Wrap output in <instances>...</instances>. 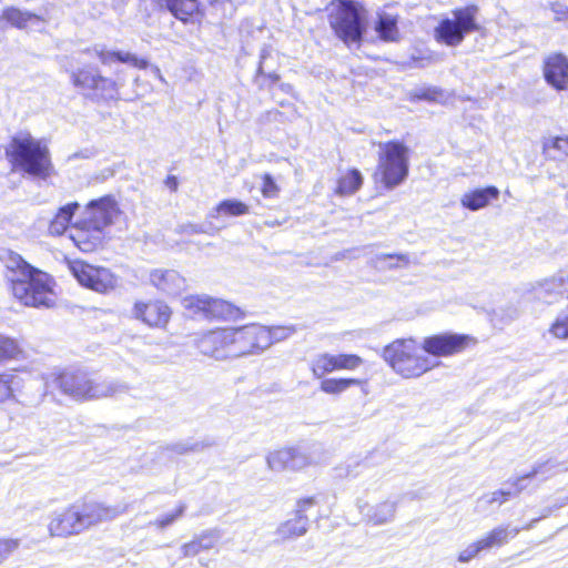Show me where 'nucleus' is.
<instances>
[{
  "instance_id": "obj_41",
  "label": "nucleus",
  "mask_w": 568,
  "mask_h": 568,
  "mask_svg": "<svg viewBox=\"0 0 568 568\" xmlns=\"http://www.w3.org/2000/svg\"><path fill=\"white\" fill-rule=\"evenodd\" d=\"M214 211L216 214L227 216H242L250 212L248 206L236 199H227L221 201Z\"/></svg>"
},
{
  "instance_id": "obj_28",
  "label": "nucleus",
  "mask_w": 568,
  "mask_h": 568,
  "mask_svg": "<svg viewBox=\"0 0 568 568\" xmlns=\"http://www.w3.org/2000/svg\"><path fill=\"white\" fill-rule=\"evenodd\" d=\"M240 313V308L233 304L209 296L206 320H236Z\"/></svg>"
},
{
  "instance_id": "obj_10",
  "label": "nucleus",
  "mask_w": 568,
  "mask_h": 568,
  "mask_svg": "<svg viewBox=\"0 0 568 568\" xmlns=\"http://www.w3.org/2000/svg\"><path fill=\"white\" fill-rule=\"evenodd\" d=\"M70 270L79 284L98 293H108L118 284L116 276L109 268L102 266H93L78 261L70 266Z\"/></svg>"
},
{
  "instance_id": "obj_3",
  "label": "nucleus",
  "mask_w": 568,
  "mask_h": 568,
  "mask_svg": "<svg viewBox=\"0 0 568 568\" xmlns=\"http://www.w3.org/2000/svg\"><path fill=\"white\" fill-rule=\"evenodd\" d=\"M329 26L347 47L361 43L367 31V11L355 0H342L331 12Z\"/></svg>"
},
{
  "instance_id": "obj_50",
  "label": "nucleus",
  "mask_w": 568,
  "mask_h": 568,
  "mask_svg": "<svg viewBox=\"0 0 568 568\" xmlns=\"http://www.w3.org/2000/svg\"><path fill=\"white\" fill-rule=\"evenodd\" d=\"M19 347L16 341L0 336V358H10L14 357L18 353Z\"/></svg>"
},
{
  "instance_id": "obj_38",
  "label": "nucleus",
  "mask_w": 568,
  "mask_h": 568,
  "mask_svg": "<svg viewBox=\"0 0 568 568\" xmlns=\"http://www.w3.org/2000/svg\"><path fill=\"white\" fill-rule=\"evenodd\" d=\"M311 369L316 378H323L325 375L335 372L334 355L328 353L318 354L312 359Z\"/></svg>"
},
{
  "instance_id": "obj_42",
  "label": "nucleus",
  "mask_w": 568,
  "mask_h": 568,
  "mask_svg": "<svg viewBox=\"0 0 568 568\" xmlns=\"http://www.w3.org/2000/svg\"><path fill=\"white\" fill-rule=\"evenodd\" d=\"M263 331L266 333V339L268 342L263 344V351L268 348L272 344L282 342L295 333L294 326H263Z\"/></svg>"
},
{
  "instance_id": "obj_44",
  "label": "nucleus",
  "mask_w": 568,
  "mask_h": 568,
  "mask_svg": "<svg viewBox=\"0 0 568 568\" xmlns=\"http://www.w3.org/2000/svg\"><path fill=\"white\" fill-rule=\"evenodd\" d=\"M549 333L557 338H568V312H561L550 326Z\"/></svg>"
},
{
  "instance_id": "obj_56",
  "label": "nucleus",
  "mask_w": 568,
  "mask_h": 568,
  "mask_svg": "<svg viewBox=\"0 0 568 568\" xmlns=\"http://www.w3.org/2000/svg\"><path fill=\"white\" fill-rule=\"evenodd\" d=\"M128 78L131 79V82H132V87H134L138 81H139V77L136 74H129L124 69H118L115 71V78L113 79V81H121L124 83V88L126 87L128 84Z\"/></svg>"
},
{
  "instance_id": "obj_18",
  "label": "nucleus",
  "mask_w": 568,
  "mask_h": 568,
  "mask_svg": "<svg viewBox=\"0 0 568 568\" xmlns=\"http://www.w3.org/2000/svg\"><path fill=\"white\" fill-rule=\"evenodd\" d=\"M197 347L202 354L216 359L231 357V354H229L227 328L206 333L200 338Z\"/></svg>"
},
{
  "instance_id": "obj_22",
  "label": "nucleus",
  "mask_w": 568,
  "mask_h": 568,
  "mask_svg": "<svg viewBox=\"0 0 568 568\" xmlns=\"http://www.w3.org/2000/svg\"><path fill=\"white\" fill-rule=\"evenodd\" d=\"M222 535L217 529H210L195 536L190 542L181 546L183 557H193L201 551L212 549L221 539Z\"/></svg>"
},
{
  "instance_id": "obj_49",
  "label": "nucleus",
  "mask_w": 568,
  "mask_h": 568,
  "mask_svg": "<svg viewBox=\"0 0 568 568\" xmlns=\"http://www.w3.org/2000/svg\"><path fill=\"white\" fill-rule=\"evenodd\" d=\"M20 546L19 539H0V564L7 560Z\"/></svg>"
},
{
  "instance_id": "obj_63",
  "label": "nucleus",
  "mask_w": 568,
  "mask_h": 568,
  "mask_svg": "<svg viewBox=\"0 0 568 568\" xmlns=\"http://www.w3.org/2000/svg\"><path fill=\"white\" fill-rule=\"evenodd\" d=\"M211 6L222 2L223 0H207Z\"/></svg>"
},
{
  "instance_id": "obj_43",
  "label": "nucleus",
  "mask_w": 568,
  "mask_h": 568,
  "mask_svg": "<svg viewBox=\"0 0 568 568\" xmlns=\"http://www.w3.org/2000/svg\"><path fill=\"white\" fill-rule=\"evenodd\" d=\"M336 371H354L363 364V358L355 354L334 355Z\"/></svg>"
},
{
  "instance_id": "obj_7",
  "label": "nucleus",
  "mask_w": 568,
  "mask_h": 568,
  "mask_svg": "<svg viewBox=\"0 0 568 568\" xmlns=\"http://www.w3.org/2000/svg\"><path fill=\"white\" fill-rule=\"evenodd\" d=\"M6 154L14 171L43 179L51 173L52 165L45 144H9Z\"/></svg>"
},
{
  "instance_id": "obj_58",
  "label": "nucleus",
  "mask_w": 568,
  "mask_h": 568,
  "mask_svg": "<svg viewBox=\"0 0 568 568\" xmlns=\"http://www.w3.org/2000/svg\"><path fill=\"white\" fill-rule=\"evenodd\" d=\"M355 252H356V248L344 250V251L337 252L332 256V261L336 262V261H341L344 258H356L358 256L355 254Z\"/></svg>"
},
{
  "instance_id": "obj_34",
  "label": "nucleus",
  "mask_w": 568,
  "mask_h": 568,
  "mask_svg": "<svg viewBox=\"0 0 568 568\" xmlns=\"http://www.w3.org/2000/svg\"><path fill=\"white\" fill-rule=\"evenodd\" d=\"M557 465L558 464H556L555 462H552L550 459L542 462V463H536L529 473H527L520 477H517L515 480H508L507 484L510 485V489H513V491L515 493V497H516L526 488V484H525L526 480L531 479L539 474H545L546 471L556 467Z\"/></svg>"
},
{
  "instance_id": "obj_62",
  "label": "nucleus",
  "mask_w": 568,
  "mask_h": 568,
  "mask_svg": "<svg viewBox=\"0 0 568 568\" xmlns=\"http://www.w3.org/2000/svg\"><path fill=\"white\" fill-rule=\"evenodd\" d=\"M550 142H568V136L565 139L561 136H555Z\"/></svg>"
},
{
  "instance_id": "obj_59",
  "label": "nucleus",
  "mask_w": 568,
  "mask_h": 568,
  "mask_svg": "<svg viewBox=\"0 0 568 568\" xmlns=\"http://www.w3.org/2000/svg\"><path fill=\"white\" fill-rule=\"evenodd\" d=\"M164 184L171 190V191H176L178 189V185H179V182H178V179L174 176V175H169L165 181H164Z\"/></svg>"
},
{
  "instance_id": "obj_51",
  "label": "nucleus",
  "mask_w": 568,
  "mask_h": 568,
  "mask_svg": "<svg viewBox=\"0 0 568 568\" xmlns=\"http://www.w3.org/2000/svg\"><path fill=\"white\" fill-rule=\"evenodd\" d=\"M185 508H186V506L184 504H180V506L176 508L175 511L168 514L161 518H158L154 521V525H156L161 529L172 525L178 518L182 517Z\"/></svg>"
},
{
  "instance_id": "obj_21",
  "label": "nucleus",
  "mask_w": 568,
  "mask_h": 568,
  "mask_svg": "<svg viewBox=\"0 0 568 568\" xmlns=\"http://www.w3.org/2000/svg\"><path fill=\"white\" fill-rule=\"evenodd\" d=\"M6 265V277L10 283V288L14 285L16 280L30 277V273L34 272V266L29 264L20 254L8 251L3 257Z\"/></svg>"
},
{
  "instance_id": "obj_11",
  "label": "nucleus",
  "mask_w": 568,
  "mask_h": 568,
  "mask_svg": "<svg viewBox=\"0 0 568 568\" xmlns=\"http://www.w3.org/2000/svg\"><path fill=\"white\" fill-rule=\"evenodd\" d=\"M475 339L466 334L442 333L425 337L422 348L435 357H448L463 352Z\"/></svg>"
},
{
  "instance_id": "obj_37",
  "label": "nucleus",
  "mask_w": 568,
  "mask_h": 568,
  "mask_svg": "<svg viewBox=\"0 0 568 568\" xmlns=\"http://www.w3.org/2000/svg\"><path fill=\"white\" fill-rule=\"evenodd\" d=\"M361 379L356 378H325L321 382L320 389L326 394L337 395L351 386L362 385Z\"/></svg>"
},
{
  "instance_id": "obj_64",
  "label": "nucleus",
  "mask_w": 568,
  "mask_h": 568,
  "mask_svg": "<svg viewBox=\"0 0 568 568\" xmlns=\"http://www.w3.org/2000/svg\"><path fill=\"white\" fill-rule=\"evenodd\" d=\"M91 155H92V153L82 154L83 158H90Z\"/></svg>"
},
{
  "instance_id": "obj_1",
  "label": "nucleus",
  "mask_w": 568,
  "mask_h": 568,
  "mask_svg": "<svg viewBox=\"0 0 568 568\" xmlns=\"http://www.w3.org/2000/svg\"><path fill=\"white\" fill-rule=\"evenodd\" d=\"M126 505L104 506L100 503L74 504L52 514L48 529L53 537L78 535L99 523L112 520L126 513Z\"/></svg>"
},
{
  "instance_id": "obj_9",
  "label": "nucleus",
  "mask_w": 568,
  "mask_h": 568,
  "mask_svg": "<svg viewBox=\"0 0 568 568\" xmlns=\"http://www.w3.org/2000/svg\"><path fill=\"white\" fill-rule=\"evenodd\" d=\"M229 354L231 357L260 354L263 344H266V333L258 324H248L240 327H227Z\"/></svg>"
},
{
  "instance_id": "obj_24",
  "label": "nucleus",
  "mask_w": 568,
  "mask_h": 568,
  "mask_svg": "<svg viewBox=\"0 0 568 568\" xmlns=\"http://www.w3.org/2000/svg\"><path fill=\"white\" fill-rule=\"evenodd\" d=\"M374 30L384 42H398L400 40L398 19L396 16H392L387 12L378 13Z\"/></svg>"
},
{
  "instance_id": "obj_4",
  "label": "nucleus",
  "mask_w": 568,
  "mask_h": 568,
  "mask_svg": "<svg viewBox=\"0 0 568 568\" xmlns=\"http://www.w3.org/2000/svg\"><path fill=\"white\" fill-rule=\"evenodd\" d=\"M383 357L404 378L419 377L434 366L427 356L418 352L413 338L392 342L384 348Z\"/></svg>"
},
{
  "instance_id": "obj_20",
  "label": "nucleus",
  "mask_w": 568,
  "mask_h": 568,
  "mask_svg": "<svg viewBox=\"0 0 568 568\" xmlns=\"http://www.w3.org/2000/svg\"><path fill=\"white\" fill-rule=\"evenodd\" d=\"M358 507L361 514L367 519L368 523L375 526H381L394 520L397 503L385 500L375 506L365 504L364 506Z\"/></svg>"
},
{
  "instance_id": "obj_57",
  "label": "nucleus",
  "mask_w": 568,
  "mask_h": 568,
  "mask_svg": "<svg viewBox=\"0 0 568 568\" xmlns=\"http://www.w3.org/2000/svg\"><path fill=\"white\" fill-rule=\"evenodd\" d=\"M181 232L186 234H200V233H209L212 234L209 229H205L204 225L201 224H184L181 225Z\"/></svg>"
},
{
  "instance_id": "obj_32",
  "label": "nucleus",
  "mask_w": 568,
  "mask_h": 568,
  "mask_svg": "<svg viewBox=\"0 0 568 568\" xmlns=\"http://www.w3.org/2000/svg\"><path fill=\"white\" fill-rule=\"evenodd\" d=\"M79 207L77 202L69 203L59 209L55 216L51 220L49 225V233L52 235H61L64 233L72 220L75 210Z\"/></svg>"
},
{
  "instance_id": "obj_25",
  "label": "nucleus",
  "mask_w": 568,
  "mask_h": 568,
  "mask_svg": "<svg viewBox=\"0 0 568 568\" xmlns=\"http://www.w3.org/2000/svg\"><path fill=\"white\" fill-rule=\"evenodd\" d=\"M98 57L102 64H110L112 62H120L132 65L140 70H145L149 67V60L145 58H139L136 54L131 52H124L120 50H101L98 52Z\"/></svg>"
},
{
  "instance_id": "obj_52",
  "label": "nucleus",
  "mask_w": 568,
  "mask_h": 568,
  "mask_svg": "<svg viewBox=\"0 0 568 568\" xmlns=\"http://www.w3.org/2000/svg\"><path fill=\"white\" fill-rule=\"evenodd\" d=\"M484 549L481 548L480 541L477 540L470 545H468L464 550L459 552L458 561L459 562H468L476 556H478Z\"/></svg>"
},
{
  "instance_id": "obj_35",
  "label": "nucleus",
  "mask_w": 568,
  "mask_h": 568,
  "mask_svg": "<svg viewBox=\"0 0 568 568\" xmlns=\"http://www.w3.org/2000/svg\"><path fill=\"white\" fill-rule=\"evenodd\" d=\"M409 262V256L404 253L377 254L372 260V264L379 270H395L406 267Z\"/></svg>"
},
{
  "instance_id": "obj_16",
  "label": "nucleus",
  "mask_w": 568,
  "mask_h": 568,
  "mask_svg": "<svg viewBox=\"0 0 568 568\" xmlns=\"http://www.w3.org/2000/svg\"><path fill=\"white\" fill-rule=\"evenodd\" d=\"M150 283L163 294L180 295L186 287V281L174 270L156 268L150 272Z\"/></svg>"
},
{
  "instance_id": "obj_12",
  "label": "nucleus",
  "mask_w": 568,
  "mask_h": 568,
  "mask_svg": "<svg viewBox=\"0 0 568 568\" xmlns=\"http://www.w3.org/2000/svg\"><path fill=\"white\" fill-rule=\"evenodd\" d=\"M314 497L302 498L296 503L295 516L282 523L277 529L276 535L282 539H292L304 536L310 526V519L305 513L315 505Z\"/></svg>"
},
{
  "instance_id": "obj_46",
  "label": "nucleus",
  "mask_w": 568,
  "mask_h": 568,
  "mask_svg": "<svg viewBox=\"0 0 568 568\" xmlns=\"http://www.w3.org/2000/svg\"><path fill=\"white\" fill-rule=\"evenodd\" d=\"M515 497V493L513 489H498L496 491H493L490 494L484 495L480 500L491 505L495 503H498L499 505L506 503L509 498Z\"/></svg>"
},
{
  "instance_id": "obj_45",
  "label": "nucleus",
  "mask_w": 568,
  "mask_h": 568,
  "mask_svg": "<svg viewBox=\"0 0 568 568\" xmlns=\"http://www.w3.org/2000/svg\"><path fill=\"white\" fill-rule=\"evenodd\" d=\"M541 150L550 160L562 161L568 158V144H541Z\"/></svg>"
},
{
  "instance_id": "obj_55",
  "label": "nucleus",
  "mask_w": 568,
  "mask_h": 568,
  "mask_svg": "<svg viewBox=\"0 0 568 568\" xmlns=\"http://www.w3.org/2000/svg\"><path fill=\"white\" fill-rule=\"evenodd\" d=\"M294 115H295L294 110H291L290 114L278 111V110H271V111H267L265 114L266 120L268 122H281V123H283L285 121H290Z\"/></svg>"
},
{
  "instance_id": "obj_47",
  "label": "nucleus",
  "mask_w": 568,
  "mask_h": 568,
  "mask_svg": "<svg viewBox=\"0 0 568 568\" xmlns=\"http://www.w3.org/2000/svg\"><path fill=\"white\" fill-rule=\"evenodd\" d=\"M202 448L200 443H189V442H176L164 447L165 450L172 452L178 455H183L189 452H196Z\"/></svg>"
},
{
  "instance_id": "obj_23",
  "label": "nucleus",
  "mask_w": 568,
  "mask_h": 568,
  "mask_svg": "<svg viewBox=\"0 0 568 568\" xmlns=\"http://www.w3.org/2000/svg\"><path fill=\"white\" fill-rule=\"evenodd\" d=\"M89 209L92 211L94 227L101 230L112 223L116 211V203L112 197L105 196L91 201Z\"/></svg>"
},
{
  "instance_id": "obj_14",
  "label": "nucleus",
  "mask_w": 568,
  "mask_h": 568,
  "mask_svg": "<svg viewBox=\"0 0 568 568\" xmlns=\"http://www.w3.org/2000/svg\"><path fill=\"white\" fill-rule=\"evenodd\" d=\"M545 81L555 90L568 88V58L560 52L551 53L544 60Z\"/></svg>"
},
{
  "instance_id": "obj_39",
  "label": "nucleus",
  "mask_w": 568,
  "mask_h": 568,
  "mask_svg": "<svg viewBox=\"0 0 568 568\" xmlns=\"http://www.w3.org/2000/svg\"><path fill=\"white\" fill-rule=\"evenodd\" d=\"M209 295H190L182 300V306L191 316L206 318Z\"/></svg>"
},
{
  "instance_id": "obj_53",
  "label": "nucleus",
  "mask_w": 568,
  "mask_h": 568,
  "mask_svg": "<svg viewBox=\"0 0 568 568\" xmlns=\"http://www.w3.org/2000/svg\"><path fill=\"white\" fill-rule=\"evenodd\" d=\"M494 315L499 317L504 323H509L519 316V310L513 305L508 306L506 310L499 307L494 310Z\"/></svg>"
},
{
  "instance_id": "obj_8",
  "label": "nucleus",
  "mask_w": 568,
  "mask_h": 568,
  "mask_svg": "<svg viewBox=\"0 0 568 568\" xmlns=\"http://www.w3.org/2000/svg\"><path fill=\"white\" fill-rule=\"evenodd\" d=\"M408 149L406 144H385L379 153L378 170L386 189L400 185L408 175Z\"/></svg>"
},
{
  "instance_id": "obj_26",
  "label": "nucleus",
  "mask_w": 568,
  "mask_h": 568,
  "mask_svg": "<svg viewBox=\"0 0 568 568\" xmlns=\"http://www.w3.org/2000/svg\"><path fill=\"white\" fill-rule=\"evenodd\" d=\"M498 196L499 190L497 187L487 186L466 193L462 199V204L470 211H477L488 205L491 200H497Z\"/></svg>"
},
{
  "instance_id": "obj_27",
  "label": "nucleus",
  "mask_w": 568,
  "mask_h": 568,
  "mask_svg": "<svg viewBox=\"0 0 568 568\" xmlns=\"http://www.w3.org/2000/svg\"><path fill=\"white\" fill-rule=\"evenodd\" d=\"M535 295L538 298L556 297L567 293L566 275L564 273L557 274L550 278L539 282L534 287Z\"/></svg>"
},
{
  "instance_id": "obj_17",
  "label": "nucleus",
  "mask_w": 568,
  "mask_h": 568,
  "mask_svg": "<svg viewBox=\"0 0 568 568\" xmlns=\"http://www.w3.org/2000/svg\"><path fill=\"white\" fill-rule=\"evenodd\" d=\"M267 466L271 470H296L308 464V457L295 448H284L271 453L267 458Z\"/></svg>"
},
{
  "instance_id": "obj_19",
  "label": "nucleus",
  "mask_w": 568,
  "mask_h": 568,
  "mask_svg": "<svg viewBox=\"0 0 568 568\" xmlns=\"http://www.w3.org/2000/svg\"><path fill=\"white\" fill-rule=\"evenodd\" d=\"M538 519H532L529 524H527L523 529H531ZM521 528L513 527L509 524L499 525L491 529L485 537L479 539L481 548L484 551H488L493 548H500L507 545L511 539H514Z\"/></svg>"
},
{
  "instance_id": "obj_13",
  "label": "nucleus",
  "mask_w": 568,
  "mask_h": 568,
  "mask_svg": "<svg viewBox=\"0 0 568 568\" xmlns=\"http://www.w3.org/2000/svg\"><path fill=\"white\" fill-rule=\"evenodd\" d=\"M159 10L170 13L186 24L194 19L204 17V8L200 0H154Z\"/></svg>"
},
{
  "instance_id": "obj_6",
  "label": "nucleus",
  "mask_w": 568,
  "mask_h": 568,
  "mask_svg": "<svg viewBox=\"0 0 568 568\" xmlns=\"http://www.w3.org/2000/svg\"><path fill=\"white\" fill-rule=\"evenodd\" d=\"M478 11L476 4L455 9L453 18L443 19L435 28V39L448 47H457L467 34L481 29L477 21Z\"/></svg>"
},
{
  "instance_id": "obj_33",
  "label": "nucleus",
  "mask_w": 568,
  "mask_h": 568,
  "mask_svg": "<svg viewBox=\"0 0 568 568\" xmlns=\"http://www.w3.org/2000/svg\"><path fill=\"white\" fill-rule=\"evenodd\" d=\"M122 90H124L123 82L113 81V79L99 73L93 92L100 94L104 100H116L120 99Z\"/></svg>"
},
{
  "instance_id": "obj_30",
  "label": "nucleus",
  "mask_w": 568,
  "mask_h": 568,
  "mask_svg": "<svg viewBox=\"0 0 568 568\" xmlns=\"http://www.w3.org/2000/svg\"><path fill=\"white\" fill-rule=\"evenodd\" d=\"M364 178L357 169H351L338 181L335 193L341 196L355 194L363 185Z\"/></svg>"
},
{
  "instance_id": "obj_5",
  "label": "nucleus",
  "mask_w": 568,
  "mask_h": 568,
  "mask_svg": "<svg viewBox=\"0 0 568 568\" xmlns=\"http://www.w3.org/2000/svg\"><path fill=\"white\" fill-rule=\"evenodd\" d=\"M54 284L51 275L36 267L30 277L16 280L10 290L14 298L24 306L51 308L57 300Z\"/></svg>"
},
{
  "instance_id": "obj_36",
  "label": "nucleus",
  "mask_w": 568,
  "mask_h": 568,
  "mask_svg": "<svg viewBox=\"0 0 568 568\" xmlns=\"http://www.w3.org/2000/svg\"><path fill=\"white\" fill-rule=\"evenodd\" d=\"M99 73L92 67H84L71 73V81L75 88L93 91Z\"/></svg>"
},
{
  "instance_id": "obj_48",
  "label": "nucleus",
  "mask_w": 568,
  "mask_h": 568,
  "mask_svg": "<svg viewBox=\"0 0 568 568\" xmlns=\"http://www.w3.org/2000/svg\"><path fill=\"white\" fill-rule=\"evenodd\" d=\"M16 376L11 373L0 374V402L8 399L12 395V385Z\"/></svg>"
},
{
  "instance_id": "obj_60",
  "label": "nucleus",
  "mask_w": 568,
  "mask_h": 568,
  "mask_svg": "<svg viewBox=\"0 0 568 568\" xmlns=\"http://www.w3.org/2000/svg\"><path fill=\"white\" fill-rule=\"evenodd\" d=\"M11 142L18 143V142H44L41 140H34L30 134H26L23 136H13Z\"/></svg>"
},
{
  "instance_id": "obj_29",
  "label": "nucleus",
  "mask_w": 568,
  "mask_h": 568,
  "mask_svg": "<svg viewBox=\"0 0 568 568\" xmlns=\"http://www.w3.org/2000/svg\"><path fill=\"white\" fill-rule=\"evenodd\" d=\"M271 57V49L263 48L260 53V61L256 70V74L254 77V83L260 88L264 89L266 87L265 81L268 80V87L277 83L280 81V74H277L273 70H268L267 60Z\"/></svg>"
},
{
  "instance_id": "obj_40",
  "label": "nucleus",
  "mask_w": 568,
  "mask_h": 568,
  "mask_svg": "<svg viewBox=\"0 0 568 568\" xmlns=\"http://www.w3.org/2000/svg\"><path fill=\"white\" fill-rule=\"evenodd\" d=\"M2 18L17 28H24L33 19H38L36 13L23 11L16 7H8L2 11Z\"/></svg>"
},
{
  "instance_id": "obj_15",
  "label": "nucleus",
  "mask_w": 568,
  "mask_h": 568,
  "mask_svg": "<svg viewBox=\"0 0 568 568\" xmlns=\"http://www.w3.org/2000/svg\"><path fill=\"white\" fill-rule=\"evenodd\" d=\"M134 316L149 326L163 327L168 324L171 311L170 307L160 301L143 303L138 302L133 308Z\"/></svg>"
},
{
  "instance_id": "obj_2",
  "label": "nucleus",
  "mask_w": 568,
  "mask_h": 568,
  "mask_svg": "<svg viewBox=\"0 0 568 568\" xmlns=\"http://www.w3.org/2000/svg\"><path fill=\"white\" fill-rule=\"evenodd\" d=\"M54 384L64 395L79 402L112 397L129 390L124 383L101 379L84 371H64L54 378Z\"/></svg>"
},
{
  "instance_id": "obj_61",
  "label": "nucleus",
  "mask_w": 568,
  "mask_h": 568,
  "mask_svg": "<svg viewBox=\"0 0 568 568\" xmlns=\"http://www.w3.org/2000/svg\"><path fill=\"white\" fill-rule=\"evenodd\" d=\"M373 457H374L373 455H372V456H369V457H366V458L362 462V466H363V467H369V466H372V459H373Z\"/></svg>"
},
{
  "instance_id": "obj_31",
  "label": "nucleus",
  "mask_w": 568,
  "mask_h": 568,
  "mask_svg": "<svg viewBox=\"0 0 568 568\" xmlns=\"http://www.w3.org/2000/svg\"><path fill=\"white\" fill-rule=\"evenodd\" d=\"M410 102L426 101L435 103H444L446 93L443 89L434 85H419L407 92Z\"/></svg>"
},
{
  "instance_id": "obj_54",
  "label": "nucleus",
  "mask_w": 568,
  "mask_h": 568,
  "mask_svg": "<svg viewBox=\"0 0 568 568\" xmlns=\"http://www.w3.org/2000/svg\"><path fill=\"white\" fill-rule=\"evenodd\" d=\"M278 187L270 174L263 176L262 193L265 197H275L277 195Z\"/></svg>"
}]
</instances>
